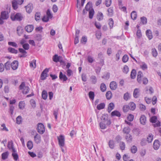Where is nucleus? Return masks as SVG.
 Returning a JSON list of instances; mask_svg holds the SVG:
<instances>
[{
  "label": "nucleus",
  "mask_w": 161,
  "mask_h": 161,
  "mask_svg": "<svg viewBox=\"0 0 161 161\" xmlns=\"http://www.w3.org/2000/svg\"><path fill=\"white\" fill-rule=\"evenodd\" d=\"M10 18L13 21H21L24 18L23 16L20 13H17L16 14H11L10 15Z\"/></svg>",
  "instance_id": "f257e3e1"
},
{
  "label": "nucleus",
  "mask_w": 161,
  "mask_h": 161,
  "mask_svg": "<svg viewBox=\"0 0 161 161\" xmlns=\"http://www.w3.org/2000/svg\"><path fill=\"white\" fill-rule=\"evenodd\" d=\"M157 120V118L155 116H152L150 119V121L152 123H155L156 122H157L156 124H153V125L154 127H159L160 126V122L159 121Z\"/></svg>",
  "instance_id": "f03ea898"
},
{
  "label": "nucleus",
  "mask_w": 161,
  "mask_h": 161,
  "mask_svg": "<svg viewBox=\"0 0 161 161\" xmlns=\"http://www.w3.org/2000/svg\"><path fill=\"white\" fill-rule=\"evenodd\" d=\"M36 130L40 134H43L45 131V128L44 125L42 123H39L37 125Z\"/></svg>",
  "instance_id": "7ed1b4c3"
},
{
  "label": "nucleus",
  "mask_w": 161,
  "mask_h": 161,
  "mask_svg": "<svg viewBox=\"0 0 161 161\" xmlns=\"http://www.w3.org/2000/svg\"><path fill=\"white\" fill-rule=\"evenodd\" d=\"M58 144L60 147H64V137L62 135H60L58 136Z\"/></svg>",
  "instance_id": "20e7f679"
},
{
  "label": "nucleus",
  "mask_w": 161,
  "mask_h": 161,
  "mask_svg": "<svg viewBox=\"0 0 161 161\" xmlns=\"http://www.w3.org/2000/svg\"><path fill=\"white\" fill-rule=\"evenodd\" d=\"M49 71V69L46 68L42 72L41 75V79L44 80L46 79V77L48 76L47 73Z\"/></svg>",
  "instance_id": "39448f33"
},
{
  "label": "nucleus",
  "mask_w": 161,
  "mask_h": 161,
  "mask_svg": "<svg viewBox=\"0 0 161 161\" xmlns=\"http://www.w3.org/2000/svg\"><path fill=\"white\" fill-rule=\"evenodd\" d=\"M7 147L9 150H12V152H16V150L14 147L13 143L12 141H9L8 142Z\"/></svg>",
  "instance_id": "423d86ee"
},
{
  "label": "nucleus",
  "mask_w": 161,
  "mask_h": 161,
  "mask_svg": "<svg viewBox=\"0 0 161 161\" xmlns=\"http://www.w3.org/2000/svg\"><path fill=\"white\" fill-rule=\"evenodd\" d=\"M18 66V62L17 60H14L11 64V67L12 69L14 70H15L16 69Z\"/></svg>",
  "instance_id": "0eeeda50"
},
{
  "label": "nucleus",
  "mask_w": 161,
  "mask_h": 161,
  "mask_svg": "<svg viewBox=\"0 0 161 161\" xmlns=\"http://www.w3.org/2000/svg\"><path fill=\"white\" fill-rule=\"evenodd\" d=\"M1 18L3 19H6L8 18V13L6 11H2L1 12Z\"/></svg>",
  "instance_id": "6e6552de"
},
{
  "label": "nucleus",
  "mask_w": 161,
  "mask_h": 161,
  "mask_svg": "<svg viewBox=\"0 0 161 161\" xmlns=\"http://www.w3.org/2000/svg\"><path fill=\"white\" fill-rule=\"evenodd\" d=\"M140 91L138 88H136L134 90L133 93V97L135 98H137L140 95Z\"/></svg>",
  "instance_id": "1a4fd4ad"
},
{
  "label": "nucleus",
  "mask_w": 161,
  "mask_h": 161,
  "mask_svg": "<svg viewBox=\"0 0 161 161\" xmlns=\"http://www.w3.org/2000/svg\"><path fill=\"white\" fill-rule=\"evenodd\" d=\"M160 146L159 142L158 140H156L154 142L153 147L154 149L158 150L159 147Z\"/></svg>",
  "instance_id": "9d476101"
},
{
  "label": "nucleus",
  "mask_w": 161,
  "mask_h": 161,
  "mask_svg": "<svg viewBox=\"0 0 161 161\" xmlns=\"http://www.w3.org/2000/svg\"><path fill=\"white\" fill-rule=\"evenodd\" d=\"M26 12L28 13H30L32 11L33 7L32 4H29L25 7Z\"/></svg>",
  "instance_id": "9b49d317"
},
{
  "label": "nucleus",
  "mask_w": 161,
  "mask_h": 161,
  "mask_svg": "<svg viewBox=\"0 0 161 161\" xmlns=\"http://www.w3.org/2000/svg\"><path fill=\"white\" fill-rule=\"evenodd\" d=\"M110 88L112 90H115L117 87L116 83L114 81L110 82L109 84Z\"/></svg>",
  "instance_id": "f8f14e48"
},
{
  "label": "nucleus",
  "mask_w": 161,
  "mask_h": 161,
  "mask_svg": "<svg viewBox=\"0 0 161 161\" xmlns=\"http://www.w3.org/2000/svg\"><path fill=\"white\" fill-rule=\"evenodd\" d=\"M34 141L37 144L39 143L41 141V137L40 135L37 133L34 137Z\"/></svg>",
  "instance_id": "ddd939ff"
},
{
  "label": "nucleus",
  "mask_w": 161,
  "mask_h": 161,
  "mask_svg": "<svg viewBox=\"0 0 161 161\" xmlns=\"http://www.w3.org/2000/svg\"><path fill=\"white\" fill-rule=\"evenodd\" d=\"M140 122L141 124L145 125L146 121V118L144 115H142L140 118Z\"/></svg>",
  "instance_id": "4468645a"
},
{
  "label": "nucleus",
  "mask_w": 161,
  "mask_h": 161,
  "mask_svg": "<svg viewBox=\"0 0 161 161\" xmlns=\"http://www.w3.org/2000/svg\"><path fill=\"white\" fill-rule=\"evenodd\" d=\"M142 73L141 71H139L138 72L137 80V82L140 84L142 83Z\"/></svg>",
  "instance_id": "2eb2a0df"
},
{
  "label": "nucleus",
  "mask_w": 161,
  "mask_h": 161,
  "mask_svg": "<svg viewBox=\"0 0 161 161\" xmlns=\"http://www.w3.org/2000/svg\"><path fill=\"white\" fill-rule=\"evenodd\" d=\"M34 29V26L32 25H28L25 27V29L28 32H31Z\"/></svg>",
  "instance_id": "dca6fc26"
},
{
  "label": "nucleus",
  "mask_w": 161,
  "mask_h": 161,
  "mask_svg": "<svg viewBox=\"0 0 161 161\" xmlns=\"http://www.w3.org/2000/svg\"><path fill=\"white\" fill-rule=\"evenodd\" d=\"M19 50L20 53L23 54L22 55L20 56V58H24L26 57L27 55L26 54L27 53V52L23 48H19Z\"/></svg>",
  "instance_id": "f3484780"
},
{
  "label": "nucleus",
  "mask_w": 161,
  "mask_h": 161,
  "mask_svg": "<svg viewBox=\"0 0 161 161\" xmlns=\"http://www.w3.org/2000/svg\"><path fill=\"white\" fill-rule=\"evenodd\" d=\"M59 78L60 80H63V81H65L68 79L66 75L63 74L62 72L61 71L59 73Z\"/></svg>",
  "instance_id": "a211bd4d"
},
{
  "label": "nucleus",
  "mask_w": 161,
  "mask_h": 161,
  "mask_svg": "<svg viewBox=\"0 0 161 161\" xmlns=\"http://www.w3.org/2000/svg\"><path fill=\"white\" fill-rule=\"evenodd\" d=\"M125 139L127 142L130 143L132 140V136L130 134L126 135L125 136Z\"/></svg>",
  "instance_id": "6ab92c4d"
},
{
  "label": "nucleus",
  "mask_w": 161,
  "mask_h": 161,
  "mask_svg": "<svg viewBox=\"0 0 161 161\" xmlns=\"http://www.w3.org/2000/svg\"><path fill=\"white\" fill-rule=\"evenodd\" d=\"M146 35L149 39L151 40L153 38V35L152 34V31L150 30H147L146 32Z\"/></svg>",
  "instance_id": "aec40b11"
},
{
  "label": "nucleus",
  "mask_w": 161,
  "mask_h": 161,
  "mask_svg": "<svg viewBox=\"0 0 161 161\" xmlns=\"http://www.w3.org/2000/svg\"><path fill=\"white\" fill-rule=\"evenodd\" d=\"M111 115L112 116H116L120 117L121 116V114L119 111L114 110L111 113Z\"/></svg>",
  "instance_id": "412c9836"
},
{
  "label": "nucleus",
  "mask_w": 161,
  "mask_h": 161,
  "mask_svg": "<svg viewBox=\"0 0 161 161\" xmlns=\"http://www.w3.org/2000/svg\"><path fill=\"white\" fill-rule=\"evenodd\" d=\"M9 154V153L8 151H6L5 152L3 153L2 154V159L3 160L6 159L8 158Z\"/></svg>",
  "instance_id": "4be33fe9"
},
{
  "label": "nucleus",
  "mask_w": 161,
  "mask_h": 161,
  "mask_svg": "<svg viewBox=\"0 0 161 161\" xmlns=\"http://www.w3.org/2000/svg\"><path fill=\"white\" fill-rule=\"evenodd\" d=\"M12 6L13 9L14 10L18 8V3L16 0H13L12 2Z\"/></svg>",
  "instance_id": "5701e85b"
},
{
  "label": "nucleus",
  "mask_w": 161,
  "mask_h": 161,
  "mask_svg": "<svg viewBox=\"0 0 161 161\" xmlns=\"http://www.w3.org/2000/svg\"><path fill=\"white\" fill-rule=\"evenodd\" d=\"M128 105L129 106L130 109L131 110H134L136 108V104L133 102H130Z\"/></svg>",
  "instance_id": "b1692460"
},
{
  "label": "nucleus",
  "mask_w": 161,
  "mask_h": 161,
  "mask_svg": "<svg viewBox=\"0 0 161 161\" xmlns=\"http://www.w3.org/2000/svg\"><path fill=\"white\" fill-rule=\"evenodd\" d=\"M8 52L12 53L17 54L18 52L17 50L11 47H8Z\"/></svg>",
  "instance_id": "393cba45"
},
{
  "label": "nucleus",
  "mask_w": 161,
  "mask_h": 161,
  "mask_svg": "<svg viewBox=\"0 0 161 161\" xmlns=\"http://www.w3.org/2000/svg\"><path fill=\"white\" fill-rule=\"evenodd\" d=\"M103 13L99 12L97 15V19L99 21L102 20L103 19Z\"/></svg>",
  "instance_id": "a878e982"
},
{
  "label": "nucleus",
  "mask_w": 161,
  "mask_h": 161,
  "mask_svg": "<svg viewBox=\"0 0 161 161\" xmlns=\"http://www.w3.org/2000/svg\"><path fill=\"white\" fill-rule=\"evenodd\" d=\"M114 104L112 103H111L108 105V113H110L111 110L114 108Z\"/></svg>",
  "instance_id": "bb28decb"
},
{
  "label": "nucleus",
  "mask_w": 161,
  "mask_h": 161,
  "mask_svg": "<svg viewBox=\"0 0 161 161\" xmlns=\"http://www.w3.org/2000/svg\"><path fill=\"white\" fill-rule=\"evenodd\" d=\"M106 86L104 83H102L101 84L100 89L102 92H105L106 91Z\"/></svg>",
  "instance_id": "cd10ccee"
},
{
  "label": "nucleus",
  "mask_w": 161,
  "mask_h": 161,
  "mask_svg": "<svg viewBox=\"0 0 161 161\" xmlns=\"http://www.w3.org/2000/svg\"><path fill=\"white\" fill-rule=\"evenodd\" d=\"M90 80L92 84H95L97 82V78L95 75L91 76L90 77Z\"/></svg>",
  "instance_id": "c85d7f7f"
},
{
  "label": "nucleus",
  "mask_w": 161,
  "mask_h": 161,
  "mask_svg": "<svg viewBox=\"0 0 161 161\" xmlns=\"http://www.w3.org/2000/svg\"><path fill=\"white\" fill-rule=\"evenodd\" d=\"M11 63L10 61H7L4 64V67L7 70H9L11 66Z\"/></svg>",
  "instance_id": "c756f323"
},
{
  "label": "nucleus",
  "mask_w": 161,
  "mask_h": 161,
  "mask_svg": "<svg viewBox=\"0 0 161 161\" xmlns=\"http://www.w3.org/2000/svg\"><path fill=\"white\" fill-rule=\"evenodd\" d=\"M60 56H58V55L55 54L53 57V60L55 62L57 63L59 61Z\"/></svg>",
  "instance_id": "7c9ffc66"
},
{
  "label": "nucleus",
  "mask_w": 161,
  "mask_h": 161,
  "mask_svg": "<svg viewBox=\"0 0 161 161\" xmlns=\"http://www.w3.org/2000/svg\"><path fill=\"white\" fill-rule=\"evenodd\" d=\"M136 71L135 69H133L131 72L130 74V77L131 79H134L135 78L136 75Z\"/></svg>",
  "instance_id": "2f4dec72"
},
{
  "label": "nucleus",
  "mask_w": 161,
  "mask_h": 161,
  "mask_svg": "<svg viewBox=\"0 0 161 161\" xmlns=\"http://www.w3.org/2000/svg\"><path fill=\"white\" fill-rule=\"evenodd\" d=\"M36 60L35 59H33L31 61L30 64V67H33L34 68H35L36 67Z\"/></svg>",
  "instance_id": "473e14b6"
},
{
  "label": "nucleus",
  "mask_w": 161,
  "mask_h": 161,
  "mask_svg": "<svg viewBox=\"0 0 161 161\" xmlns=\"http://www.w3.org/2000/svg\"><path fill=\"white\" fill-rule=\"evenodd\" d=\"M112 94L110 91H108L106 94V96L107 99H110L112 97Z\"/></svg>",
  "instance_id": "72a5a7b5"
},
{
  "label": "nucleus",
  "mask_w": 161,
  "mask_h": 161,
  "mask_svg": "<svg viewBox=\"0 0 161 161\" xmlns=\"http://www.w3.org/2000/svg\"><path fill=\"white\" fill-rule=\"evenodd\" d=\"M130 16L132 19L133 20L136 19L137 17L136 12L135 11H132L131 14Z\"/></svg>",
  "instance_id": "f704fd0d"
},
{
  "label": "nucleus",
  "mask_w": 161,
  "mask_h": 161,
  "mask_svg": "<svg viewBox=\"0 0 161 161\" xmlns=\"http://www.w3.org/2000/svg\"><path fill=\"white\" fill-rule=\"evenodd\" d=\"M133 133L135 135L137 136L140 134V131L139 129L137 128L134 129L132 130Z\"/></svg>",
  "instance_id": "c9c22d12"
},
{
  "label": "nucleus",
  "mask_w": 161,
  "mask_h": 161,
  "mask_svg": "<svg viewBox=\"0 0 161 161\" xmlns=\"http://www.w3.org/2000/svg\"><path fill=\"white\" fill-rule=\"evenodd\" d=\"M27 146L29 149H31L33 147L32 142L31 141H28L27 143Z\"/></svg>",
  "instance_id": "e433bc0d"
},
{
  "label": "nucleus",
  "mask_w": 161,
  "mask_h": 161,
  "mask_svg": "<svg viewBox=\"0 0 161 161\" xmlns=\"http://www.w3.org/2000/svg\"><path fill=\"white\" fill-rule=\"evenodd\" d=\"M130 132V129L129 127H125L123 130V133L126 134V135L129 134Z\"/></svg>",
  "instance_id": "4c0bfd02"
},
{
  "label": "nucleus",
  "mask_w": 161,
  "mask_h": 161,
  "mask_svg": "<svg viewBox=\"0 0 161 161\" xmlns=\"http://www.w3.org/2000/svg\"><path fill=\"white\" fill-rule=\"evenodd\" d=\"M105 107V104L104 103H101L98 105L97 106V108L98 110H101L104 108Z\"/></svg>",
  "instance_id": "58836bf2"
},
{
  "label": "nucleus",
  "mask_w": 161,
  "mask_h": 161,
  "mask_svg": "<svg viewBox=\"0 0 161 161\" xmlns=\"http://www.w3.org/2000/svg\"><path fill=\"white\" fill-rule=\"evenodd\" d=\"M153 136L152 134H150L148 136L147 141L149 143L151 142L153 139Z\"/></svg>",
  "instance_id": "ea45409f"
},
{
  "label": "nucleus",
  "mask_w": 161,
  "mask_h": 161,
  "mask_svg": "<svg viewBox=\"0 0 161 161\" xmlns=\"http://www.w3.org/2000/svg\"><path fill=\"white\" fill-rule=\"evenodd\" d=\"M151 51L153 56L156 57L158 55V53L156 49L155 48H152Z\"/></svg>",
  "instance_id": "a19ab883"
},
{
  "label": "nucleus",
  "mask_w": 161,
  "mask_h": 161,
  "mask_svg": "<svg viewBox=\"0 0 161 161\" xmlns=\"http://www.w3.org/2000/svg\"><path fill=\"white\" fill-rule=\"evenodd\" d=\"M12 155L14 160H17L19 158V156L16 151L15 152H13Z\"/></svg>",
  "instance_id": "79ce46f5"
},
{
  "label": "nucleus",
  "mask_w": 161,
  "mask_h": 161,
  "mask_svg": "<svg viewBox=\"0 0 161 161\" xmlns=\"http://www.w3.org/2000/svg\"><path fill=\"white\" fill-rule=\"evenodd\" d=\"M137 150L136 147L135 145L132 146L130 149V151L132 153H136Z\"/></svg>",
  "instance_id": "37998d69"
},
{
  "label": "nucleus",
  "mask_w": 161,
  "mask_h": 161,
  "mask_svg": "<svg viewBox=\"0 0 161 161\" xmlns=\"http://www.w3.org/2000/svg\"><path fill=\"white\" fill-rule=\"evenodd\" d=\"M108 12V15L109 17H111L113 15V10L112 8H109L107 10Z\"/></svg>",
  "instance_id": "c03bdc74"
},
{
  "label": "nucleus",
  "mask_w": 161,
  "mask_h": 161,
  "mask_svg": "<svg viewBox=\"0 0 161 161\" xmlns=\"http://www.w3.org/2000/svg\"><path fill=\"white\" fill-rule=\"evenodd\" d=\"M40 15H41V13L40 12H37L36 13L35 15V20L36 21H38L40 19Z\"/></svg>",
  "instance_id": "a18cd8bd"
},
{
  "label": "nucleus",
  "mask_w": 161,
  "mask_h": 161,
  "mask_svg": "<svg viewBox=\"0 0 161 161\" xmlns=\"http://www.w3.org/2000/svg\"><path fill=\"white\" fill-rule=\"evenodd\" d=\"M108 145L109 147L111 149H113L114 148V142L113 140H110L109 141Z\"/></svg>",
  "instance_id": "49530a36"
},
{
  "label": "nucleus",
  "mask_w": 161,
  "mask_h": 161,
  "mask_svg": "<svg viewBox=\"0 0 161 161\" xmlns=\"http://www.w3.org/2000/svg\"><path fill=\"white\" fill-rule=\"evenodd\" d=\"M94 13V11L93 8L91 9L89 11V18L90 19L93 18Z\"/></svg>",
  "instance_id": "de8ad7c7"
},
{
  "label": "nucleus",
  "mask_w": 161,
  "mask_h": 161,
  "mask_svg": "<svg viewBox=\"0 0 161 161\" xmlns=\"http://www.w3.org/2000/svg\"><path fill=\"white\" fill-rule=\"evenodd\" d=\"M99 125L101 128L102 129H104L107 127V126L103 121H102V122H100Z\"/></svg>",
  "instance_id": "09e8293b"
},
{
  "label": "nucleus",
  "mask_w": 161,
  "mask_h": 161,
  "mask_svg": "<svg viewBox=\"0 0 161 161\" xmlns=\"http://www.w3.org/2000/svg\"><path fill=\"white\" fill-rule=\"evenodd\" d=\"M42 97L44 99H46L47 97V93L46 91L43 90L42 92Z\"/></svg>",
  "instance_id": "8fccbe9b"
},
{
  "label": "nucleus",
  "mask_w": 161,
  "mask_h": 161,
  "mask_svg": "<svg viewBox=\"0 0 161 161\" xmlns=\"http://www.w3.org/2000/svg\"><path fill=\"white\" fill-rule=\"evenodd\" d=\"M130 96L128 92H126L124 94V99L126 101L128 100L130 98Z\"/></svg>",
  "instance_id": "3c124183"
},
{
  "label": "nucleus",
  "mask_w": 161,
  "mask_h": 161,
  "mask_svg": "<svg viewBox=\"0 0 161 161\" xmlns=\"http://www.w3.org/2000/svg\"><path fill=\"white\" fill-rule=\"evenodd\" d=\"M30 90L28 86H25L24 87V89L23 91V93L24 94H27Z\"/></svg>",
  "instance_id": "603ef678"
},
{
  "label": "nucleus",
  "mask_w": 161,
  "mask_h": 161,
  "mask_svg": "<svg viewBox=\"0 0 161 161\" xmlns=\"http://www.w3.org/2000/svg\"><path fill=\"white\" fill-rule=\"evenodd\" d=\"M89 98L93 100L94 97V93L92 91H90L88 93Z\"/></svg>",
  "instance_id": "864d4df0"
},
{
  "label": "nucleus",
  "mask_w": 161,
  "mask_h": 161,
  "mask_svg": "<svg viewBox=\"0 0 161 161\" xmlns=\"http://www.w3.org/2000/svg\"><path fill=\"white\" fill-rule=\"evenodd\" d=\"M108 25L110 29L113 28L114 24L113 20L112 18H110L108 20Z\"/></svg>",
  "instance_id": "5fc2aeb1"
},
{
  "label": "nucleus",
  "mask_w": 161,
  "mask_h": 161,
  "mask_svg": "<svg viewBox=\"0 0 161 161\" xmlns=\"http://www.w3.org/2000/svg\"><path fill=\"white\" fill-rule=\"evenodd\" d=\"M22 118L21 116H18L16 119V122L18 124H20L22 122Z\"/></svg>",
  "instance_id": "6e6d98bb"
},
{
  "label": "nucleus",
  "mask_w": 161,
  "mask_h": 161,
  "mask_svg": "<svg viewBox=\"0 0 161 161\" xmlns=\"http://www.w3.org/2000/svg\"><path fill=\"white\" fill-rule=\"evenodd\" d=\"M108 119V116L107 114H103L102 116V121H104L107 120Z\"/></svg>",
  "instance_id": "4d7b16f0"
},
{
  "label": "nucleus",
  "mask_w": 161,
  "mask_h": 161,
  "mask_svg": "<svg viewBox=\"0 0 161 161\" xmlns=\"http://www.w3.org/2000/svg\"><path fill=\"white\" fill-rule=\"evenodd\" d=\"M141 19L143 24H146L147 23V20L146 17L143 16L141 18Z\"/></svg>",
  "instance_id": "13d9d810"
},
{
  "label": "nucleus",
  "mask_w": 161,
  "mask_h": 161,
  "mask_svg": "<svg viewBox=\"0 0 161 161\" xmlns=\"http://www.w3.org/2000/svg\"><path fill=\"white\" fill-rule=\"evenodd\" d=\"M129 71V68L128 67V66L126 65H125L124 66L123 71V72L126 74H127L128 72Z\"/></svg>",
  "instance_id": "bf43d9fd"
},
{
  "label": "nucleus",
  "mask_w": 161,
  "mask_h": 161,
  "mask_svg": "<svg viewBox=\"0 0 161 161\" xmlns=\"http://www.w3.org/2000/svg\"><path fill=\"white\" fill-rule=\"evenodd\" d=\"M129 57L127 55H124L122 58V60L123 62L126 63L128 60Z\"/></svg>",
  "instance_id": "052dcab7"
},
{
  "label": "nucleus",
  "mask_w": 161,
  "mask_h": 161,
  "mask_svg": "<svg viewBox=\"0 0 161 161\" xmlns=\"http://www.w3.org/2000/svg\"><path fill=\"white\" fill-rule=\"evenodd\" d=\"M25 103L24 102L20 101L19 103V107L20 109H23L24 108Z\"/></svg>",
  "instance_id": "680f3d73"
},
{
  "label": "nucleus",
  "mask_w": 161,
  "mask_h": 161,
  "mask_svg": "<svg viewBox=\"0 0 161 161\" xmlns=\"http://www.w3.org/2000/svg\"><path fill=\"white\" fill-rule=\"evenodd\" d=\"M91 8L92 5L91 4V3H90V2H88L86 5L85 8V9L86 10V11H87L89 10H91Z\"/></svg>",
  "instance_id": "e2e57ef3"
},
{
  "label": "nucleus",
  "mask_w": 161,
  "mask_h": 161,
  "mask_svg": "<svg viewBox=\"0 0 161 161\" xmlns=\"http://www.w3.org/2000/svg\"><path fill=\"white\" fill-rule=\"evenodd\" d=\"M8 45L11 46L13 47H18L17 44L14 42H8Z\"/></svg>",
  "instance_id": "0e129e2a"
},
{
  "label": "nucleus",
  "mask_w": 161,
  "mask_h": 161,
  "mask_svg": "<svg viewBox=\"0 0 161 161\" xmlns=\"http://www.w3.org/2000/svg\"><path fill=\"white\" fill-rule=\"evenodd\" d=\"M134 115L132 114H130L128 115L127 117V119L128 120L130 121H132L134 119Z\"/></svg>",
  "instance_id": "69168bd1"
},
{
  "label": "nucleus",
  "mask_w": 161,
  "mask_h": 161,
  "mask_svg": "<svg viewBox=\"0 0 161 161\" xmlns=\"http://www.w3.org/2000/svg\"><path fill=\"white\" fill-rule=\"evenodd\" d=\"M120 149L122 150H124L125 148V144L124 142H121L119 144Z\"/></svg>",
  "instance_id": "338daca9"
},
{
  "label": "nucleus",
  "mask_w": 161,
  "mask_h": 161,
  "mask_svg": "<svg viewBox=\"0 0 161 161\" xmlns=\"http://www.w3.org/2000/svg\"><path fill=\"white\" fill-rule=\"evenodd\" d=\"M47 17L49 19L52 18L53 16L51 13L50 10L48 9L47 11Z\"/></svg>",
  "instance_id": "774afa93"
}]
</instances>
